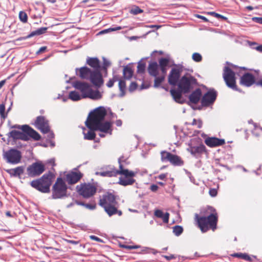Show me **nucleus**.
Here are the masks:
<instances>
[{
	"label": "nucleus",
	"mask_w": 262,
	"mask_h": 262,
	"mask_svg": "<svg viewBox=\"0 0 262 262\" xmlns=\"http://www.w3.org/2000/svg\"><path fill=\"white\" fill-rule=\"evenodd\" d=\"M218 213L216 209L211 206L203 209L201 215L195 214V224L202 233H206L209 230L214 231L217 229Z\"/></svg>",
	"instance_id": "1"
},
{
	"label": "nucleus",
	"mask_w": 262,
	"mask_h": 262,
	"mask_svg": "<svg viewBox=\"0 0 262 262\" xmlns=\"http://www.w3.org/2000/svg\"><path fill=\"white\" fill-rule=\"evenodd\" d=\"M119 169L118 171H107L104 170L102 171L97 172L96 174L102 177H116L118 174L123 176L124 177H120L119 179L118 184L126 186L133 185L136 181L134 177L136 176V173L133 171L129 170L124 168L121 163L120 160H119Z\"/></svg>",
	"instance_id": "2"
},
{
	"label": "nucleus",
	"mask_w": 262,
	"mask_h": 262,
	"mask_svg": "<svg viewBox=\"0 0 262 262\" xmlns=\"http://www.w3.org/2000/svg\"><path fill=\"white\" fill-rule=\"evenodd\" d=\"M14 127L21 130V132L12 130L8 133V137L12 138L14 140H21L27 141L32 138L35 141H38L41 139L40 135L28 125L14 126Z\"/></svg>",
	"instance_id": "3"
},
{
	"label": "nucleus",
	"mask_w": 262,
	"mask_h": 262,
	"mask_svg": "<svg viewBox=\"0 0 262 262\" xmlns=\"http://www.w3.org/2000/svg\"><path fill=\"white\" fill-rule=\"evenodd\" d=\"M116 196L110 192H107L103 194L99 200V204L102 207L107 214L111 216L117 214L119 216L122 214L121 210H118L116 207L117 202L116 201Z\"/></svg>",
	"instance_id": "4"
},
{
	"label": "nucleus",
	"mask_w": 262,
	"mask_h": 262,
	"mask_svg": "<svg viewBox=\"0 0 262 262\" xmlns=\"http://www.w3.org/2000/svg\"><path fill=\"white\" fill-rule=\"evenodd\" d=\"M76 71L81 78L90 80L91 83L97 88H100L103 83L101 73L93 71L86 67L76 69Z\"/></svg>",
	"instance_id": "5"
},
{
	"label": "nucleus",
	"mask_w": 262,
	"mask_h": 262,
	"mask_svg": "<svg viewBox=\"0 0 262 262\" xmlns=\"http://www.w3.org/2000/svg\"><path fill=\"white\" fill-rule=\"evenodd\" d=\"M54 177V174L49 171L44 174L41 178L31 181L30 185L33 188L41 192L49 193Z\"/></svg>",
	"instance_id": "6"
},
{
	"label": "nucleus",
	"mask_w": 262,
	"mask_h": 262,
	"mask_svg": "<svg viewBox=\"0 0 262 262\" xmlns=\"http://www.w3.org/2000/svg\"><path fill=\"white\" fill-rule=\"evenodd\" d=\"M106 115L105 109L102 107H99L90 113L85 124L88 128L92 129L102 122Z\"/></svg>",
	"instance_id": "7"
},
{
	"label": "nucleus",
	"mask_w": 262,
	"mask_h": 262,
	"mask_svg": "<svg viewBox=\"0 0 262 262\" xmlns=\"http://www.w3.org/2000/svg\"><path fill=\"white\" fill-rule=\"evenodd\" d=\"M67 186L61 178H58L53 186L52 197L54 199H60L67 194Z\"/></svg>",
	"instance_id": "8"
},
{
	"label": "nucleus",
	"mask_w": 262,
	"mask_h": 262,
	"mask_svg": "<svg viewBox=\"0 0 262 262\" xmlns=\"http://www.w3.org/2000/svg\"><path fill=\"white\" fill-rule=\"evenodd\" d=\"M197 83V80L191 75H184L179 80L178 88L183 92L184 94L188 93Z\"/></svg>",
	"instance_id": "9"
},
{
	"label": "nucleus",
	"mask_w": 262,
	"mask_h": 262,
	"mask_svg": "<svg viewBox=\"0 0 262 262\" xmlns=\"http://www.w3.org/2000/svg\"><path fill=\"white\" fill-rule=\"evenodd\" d=\"M76 190L83 198L88 199L96 193L97 188L93 184L84 183L77 185Z\"/></svg>",
	"instance_id": "10"
},
{
	"label": "nucleus",
	"mask_w": 262,
	"mask_h": 262,
	"mask_svg": "<svg viewBox=\"0 0 262 262\" xmlns=\"http://www.w3.org/2000/svg\"><path fill=\"white\" fill-rule=\"evenodd\" d=\"M223 77L226 85L235 91L237 86L236 82L235 73L229 67H225L223 69Z\"/></svg>",
	"instance_id": "11"
},
{
	"label": "nucleus",
	"mask_w": 262,
	"mask_h": 262,
	"mask_svg": "<svg viewBox=\"0 0 262 262\" xmlns=\"http://www.w3.org/2000/svg\"><path fill=\"white\" fill-rule=\"evenodd\" d=\"M45 170V165L40 161L36 162L29 165L27 168L28 175L30 177L40 176Z\"/></svg>",
	"instance_id": "12"
},
{
	"label": "nucleus",
	"mask_w": 262,
	"mask_h": 262,
	"mask_svg": "<svg viewBox=\"0 0 262 262\" xmlns=\"http://www.w3.org/2000/svg\"><path fill=\"white\" fill-rule=\"evenodd\" d=\"M7 163L17 164L20 163L21 159L20 151L15 149H11L6 151L4 155Z\"/></svg>",
	"instance_id": "13"
},
{
	"label": "nucleus",
	"mask_w": 262,
	"mask_h": 262,
	"mask_svg": "<svg viewBox=\"0 0 262 262\" xmlns=\"http://www.w3.org/2000/svg\"><path fill=\"white\" fill-rule=\"evenodd\" d=\"M217 97V92L214 89H211L206 93L201 99V104L203 106H209L215 101Z\"/></svg>",
	"instance_id": "14"
},
{
	"label": "nucleus",
	"mask_w": 262,
	"mask_h": 262,
	"mask_svg": "<svg viewBox=\"0 0 262 262\" xmlns=\"http://www.w3.org/2000/svg\"><path fill=\"white\" fill-rule=\"evenodd\" d=\"M36 127L43 134H47L50 132V128L49 121L43 116H38L35 122Z\"/></svg>",
	"instance_id": "15"
},
{
	"label": "nucleus",
	"mask_w": 262,
	"mask_h": 262,
	"mask_svg": "<svg viewBox=\"0 0 262 262\" xmlns=\"http://www.w3.org/2000/svg\"><path fill=\"white\" fill-rule=\"evenodd\" d=\"M181 71L178 68H172L168 77V82L170 85L175 86L179 82Z\"/></svg>",
	"instance_id": "16"
},
{
	"label": "nucleus",
	"mask_w": 262,
	"mask_h": 262,
	"mask_svg": "<svg viewBox=\"0 0 262 262\" xmlns=\"http://www.w3.org/2000/svg\"><path fill=\"white\" fill-rule=\"evenodd\" d=\"M74 86L76 89L79 90L81 94L82 98H86L91 88L90 85L84 82L77 81L74 83Z\"/></svg>",
	"instance_id": "17"
},
{
	"label": "nucleus",
	"mask_w": 262,
	"mask_h": 262,
	"mask_svg": "<svg viewBox=\"0 0 262 262\" xmlns=\"http://www.w3.org/2000/svg\"><path fill=\"white\" fill-rule=\"evenodd\" d=\"M255 83L254 76L250 73H245L240 79V84L249 87Z\"/></svg>",
	"instance_id": "18"
},
{
	"label": "nucleus",
	"mask_w": 262,
	"mask_h": 262,
	"mask_svg": "<svg viewBox=\"0 0 262 262\" xmlns=\"http://www.w3.org/2000/svg\"><path fill=\"white\" fill-rule=\"evenodd\" d=\"M83 174L80 171L71 172L66 176V181L69 184L77 183L82 177Z\"/></svg>",
	"instance_id": "19"
},
{
	"label": "nucleus",
	"mask_w": 262,
	"mask_h": 262,
	"mask_svg": "<svg viewBox=\"0 0 262 262\" xmlns=\"http://www.w3.org/2000/svg\"><path fill=\"white\" fill-rule=\"evenodd\" d=\"M112 123L109 121H105L104 122H101L98 125L95 126L92 129L99 130L100 132L104 133H109L112 134L113 129L112 128Z\"/></svg>",
	"instance_id": "20"
},
{
	"label": "nucleus",
	"mask_w": 262,
	"mask_h": 262,
	"mask_svg": "<svg viewBox=\"0 0 262 262\" xmlns=\"http://www.w3.org/2000/svg\"><path fill=\"white\" fill-rule=\"evenodd\" d=\"M205 144L210 147H214L222 145L225 143L224 139L215 137H208L205 140Z\"/></svg>",
	"instance_id": "21"
},
{
	"label": "nucleus",
	"mask_w": 262,
	"mask_h": 262,
	"mask_svg": "<svg viewBox=\"0 0 262 262\" xmlns=\"http://www.w3.org/2000/svg\"><path fill=\"white\" fill-rule=\"evenodd\" d=\"M86 63L94 69L93 71H97L99 73H101L100 62L98 58L88 57L86 59Z\"/></svg>",
	"instance_id": "22"
},
{
	"label": "nucleus",
	"mask_w": 262,
	"mask_h": 262,
	"mask_svg": "<svg viewBox=\"0 0 262 262\" xmlns=\"http://www.w3.org/2000/svg\"><path fill=\"white\" fill-rule=\"evenodd\" d=\"M187 150L191 155L198 156L206 151V147L203 144H200L199 146H190Z\"/></svg>",
	"instance_id": "23"
},
{
	"label": "nucleus",
	"mask_w": 262,
	"mask_h": 262,
	"mask_svg": "<svg viewBox=\"0 0 262 262\" xmlns=\"http://www.w3.org/2000/svg\"><path fill=\"white\" fill-rule=\"evenodd\" d=\"M25 167L24 166H18L14 168H11L6 170V171L11 177L20 178V176L24 173Z\"/></svg>",
	"instance_id": "24"
},
{
	"label": "nucleus",
	"mask_w": 262,
	"mask_h": 262,
	"mask_svg": "<svg viewBox=\"0 0 262 262\" xmlns=\"http://www.w3.org/2000/svg\"><path fill=\"white\" fill-rule=\"evenodd\" d=\"M202 92L200 89H197L193 91L189 96V101L193 104H197L201 97Z\"/></svg>",
	"instance_id": "25"
},
{
	"label": "nucleus",
	"mask_w": 262,
	"mask_h": 262,
	"mask_svg": "<svg viewBox=\"0 0 262 262\" xmlns=\"http://www.w3.org/2000/svg\"><path fill=\"white\" fill-rule=\"evenodd\" d=\"M159 65L156 62L150 63L147 68L149 74L152 77H156L159 74Z\"/></svg>",
	"instance_id": "26"
},
{
	"label": "nucleus",
	"mask_w": 262,
	"mask_h": 262,
	"mask_svg": "<svg viewBox=\"0 0 262 262\" xmlns=\"http://www.w3.org/2000/svg\"><path fill=\"white\" fill-rule=\"evenodd\" d=\"M154 215L158 218L162 219L164 223L167 224L169 222V213L168 212L164 213L162 210L156 209L154 211Z\"/></svg>",
	"instance_id": "27"
},
{
	"label": "nucleus",
	"mask_w": 262,
	"mask_h": 262,
	"mask_svg": "<svg viewBox=\"0 0 262 262\" xmlns=\"http://www.w3.org/2000/svg\"><path fill=\"white\" fill-rule=\"evenodd\" d=\"M159 66L161 73L162 74H166L167 67L169 63V59L167 58H161L159 60Z\"/></svg>",
	"instance_id": "28"
},
{
	"label": "nucleus",
	"mask_w": 262,
	"mask_h": 262,
	"mask_svg": "<svg viewBox=\"0 0 262 262\" xmlns=\"http://www.w3.org/2000/svg\"><path fill=\"white\" fill-rule=\"evenodd\" d=\"M47 29H48V28H47V27H42V28H39L37 30L32 32L30 34H29L27 36L21 38L20 39H18V40H20L21 39H26L31 38L35 35H40L43 34L46 32Z\"/></svg>",
	"instance_id": "29"
},
{
	"label": "nucleus",
	"mask_w": 262,
	"mask_h": 262,
	"mask_svg": "<svg viewBox=\"0 0 262 262\" xmlns=\"http://www.w3.org/2000/svg\"><path fill=\"white\" fill-rule=\"evenodd\" d=\"M171 164L174 166H181L183 165L184 162L179 156L172 154L169 161Z\"/></svg>",
	"instance_id": "30"
},
{
	"label": "nucleus",
	"mask_w": 262,
	"mask_h": 262,
	"mask_svg": "<svg viewBox=\"0 0 262 262\" xmlns=\"http://www.w3.org/2000/svg\"><path fill=\"white\" fill-rule=\"evenodd\" d=\"M102 97V95L98 90L94 91L91 89L86 98H89L93 100L100 99Z\"/></svg>",
	"instance_id": "31"
},
{
	"label": "nucleus",
	"mask_w": 262,
	"mask_h": 262,
	"mask_svg": "<svg viewBox=\"0 0 262 262\" xmlns=\"http://www.w3.org/2000/svg\"><path fill=\"white\" fill-rule=\"evenodd\" d=\"M170 92L174 100L176 102H179V101L182 97V94L183 93V92L179 89L178 90L171 89L170 90Z\"/></svg>",
	"instance_id": "32"
},
{
	"label": "nucleus",
	"mask_w": 262,
	"mask_h": 262,
	"mask_svg": "<svg viewBox=\"0 0 262 262\" xmlns=\"http://www.w3.org/2000/svg\"><path fill=\"white\" fill-rule=\"evenodd\" d=\"M133 70L129 66H125L123 69V76L125 79H130L133 75Z\"/></svg>",
	"instance_id": "33"
},
{
	"label": "nucleus",
	"mask_w": 262,
	"mask_h": 262,
	"mask_svg": "<svg viewBox=\"0 0 262 262\" xmlns=\"http://www.w3.org/2000/svg\"><path fill=\"white\" fill-rule=\"evenodd\" d=\"M166 74H162L160 76L154 77L155 78L154 80V86L156 88H159L161 83L164 81L165 75Z\"/></svg>",
	"instance_id": "34"
},
{
	"label": "nucleus",
	"mask_w": 262,
	"mask_h": 262,
	"mask_svg": "<svg viewBox=\"0 0 262 262\" xmlns=\"http://www.w3.org/2000/svg\"><path fill=\"white\" fill-rule=\"evenodd\" d=\"M233 257H236L241 259H244L246 261L251 262L252 261V258L246 253H236L232 255Z\"/></svg>",
	"instance_id": "35"
},
{
	"label": "nucleus",
	"mask_w": 262,
	"mask_h": 262,
	"mask_svg": "<svg viewBox=\"0 0 262 262\" xmlns=\"http://www.w3.org/2000/svg\"><path fill=\"white\" fill-rule=\"evenodd\" d=\"M97 130L96 129H90V130L88 132V133H84V138L86 140H94L96 137V134L95 133V131Z\"/></svg>",
	"instance_id": "36"
},
{
	"label": "nucleus",
	"mask_w": 262,
	"mask_h": 262,
	"mask_svg": "<svg viewBox=\"0 0 262 262\" xmlns=\"http://www.w3.org/2000/svg\"><path fill=\"white\" fill-rule=\"evenodd\" d=\"M161 160L162 162L169 161L172 154L170 152L163 150L160 152Z\"/></svg>",
	"instance_id": "37"
},
{
	"label": "nucleus",
	"mask_w": 262,
	"mask_h": 262,
	"mask_svg": "<svg viewBox=\"0 0 262 262\" xmlns=\"http://www.w3.org/2000/svg\"><path fill=\"white\" fill-rule=\"evenodd\" d=\"M69 98L73 101H78L81 99L79 93L75 91L70 92Z\"/></svg>",
	"instance_id": "38"
},
{
	"label": "nucleus",
	"mask_w": 262,
	"mask_h": 262,
	"mask_svg": "<svg viewBox=\"0 0 262 262\" xmlns=\"http://www.w3.org/2000/svg\"><path fill=\"white\" fill-rule=\"evenodd\" d=\"M173 232L175 235L178 236L183 232V228L182 226L176 225L172 227Z\"/></svg>",
	"instance_id": "39"
},
{
	"label": "nucleus",
	"mask_w": 262,
	"mask_h": 262,
	"mask_svg": "<svg viewBox=\"0 0 262 262\" xmlns=\"http://www.w3.org/2000/svg\"><path fill=\"white\" fill-rule=\"evenodd\" d=\"M145 63L144 62H139L137 66V72L138 73H144L145 70Z\"/></svg>",
	"instance_id": "40"
},
{
	"label": "nucleus",
	"mask_w": 262,
	"mask_h": 262,
	"mask_svg": "<svg viewBox=\"0 0 262 262\" xmlns=\"http://www.w3.org/2000/svg\"><path fill=\"white\" fill-rule=\"evenodd\" d=\"M119 88L122 93V95H124L126 90V83L124 80H120L119 81Z\"/></svg>",
	"instance_id": "41"
},
{
	"label": "nucleus",
	"mask_w": 262,
	"mask_h": 262,
	"mask_svg": "<svg viewBox=\"0 0 262 262\" xmlns=\"http://www.w3.org/2000/svg\"><path fill=\"white\" fill-rule=\"evenodd\" d=\"M19 18L21 21L24 23H26L28 21V16L26 12L24 11H20L19 13Z\"/></svg>",
	"instance_id": "42"
},
{
	"label": "nucleus",
	"mask_w": 262,
	"mask_h": 262,
	"mask_svg": "<svg viewBox=\"0 0 262 262\" xmlns=\"http://www.w3.org/2000/svg\"><path fill=\"white\" fill-rule=\"evenodd\" d=\"M143 12V10L140 9L138 6H135L130 10V13L134 15H137L138 14L141 13Z\"/></svg>",
	"instance_id": "43"
},
{
	"label": "nucleus",
	"mask_w": 262,
	"mask_h": 262,
	"mask_svg": "<svg viewBox=\"0 0 262 262\" xmlns=\"http://www.w3.org/2000/svg\"><path fill=\"white\" fill-rule=\"evenodd\" d=\"M192 58L195 62H199L202 60V56L199 53H194L192 54Z\"/></svg>",
	"instance_id": "44"
},
{
	"label": "nucleus",
	"mask_w": 262,
	"mask_h": 262,
	"mask_svg": "<svg viewBox=\"0 0 262 262\" xmlns=\"http://www.w3.org/2000/svg\"><path fill=\"white\" fill-rule=\"evenodd\" d=\"M5 105L4 103L0 104V116L3 119H5L7 117V114H5Z\"/></svg>",
	"instance_id": "45"
},
{
	"label": "nucleus",
	"mask_w": 262,
	"mask_h": 262,
	"mask_svg": "<svg viewBox=\"0 0 262 262\" xmlns=\"http://www.w3.org/2000/svg\"><path fill=\"white\" fill-rule=\"evenodd\" d=\"M192 125H197L198 128H201L203 125V122L200 119H193V121L192 122Z\"/></svg>",
	"instance_id": "46"
},
{
	"label": "nucleus",
	"mask_w": 262,
	"mask_h": 262,
	"mask_svg": "<svg viewBox=\"0 0 262 262\" xmlns=\"http://www.w3.org/2000/svg\"><path fill=\"white\" fill-rule=\"evenodd\" d=\"M118 78L117 76H114L112 79H111L108 80L107 83H106V85L108 88H111L113 86L115 82L118 80Z\"/></svg>",
	"instance_id": "47"
},
{
	"label": "nucleus",
	"mask_w": 262,
	"mask_h": 262,
	"mask_svg": "<svg viewBox=\"0 0 262 262\" xmlns=\"http://www.w3.org/2000/svg\"><path fill=\"white\" fill-rule=\"evenodd\" d=\"M137 86H138V85L136 82H132L129 86V91L133 92V91H135L137 88Z\"/></svg>",
	"instance_id": "48"
},
{
	"label": "nucleus",
	"mask_w": 262,
	"mask_h": 262,
	"mask_svg": "<svg viewBox=\"0 0 262 262\" xmlns=\"http://www.w3.org/2000/svg\"><path fill=\"white\" fill-rule=\"evenodd\" d=\"M122 247L126 249H136L140 247V246H129V245H122Z\"/></svg>",
	"instance_id": "49"
},
{
	"label": "nucleus",
	"mask_w": 262,
	"mask_h": 262,
	"mask_svg": "<svg viewBox=\"0 0 262 262\" xmlns=\"http://www.w3.org/2000/svg\"><path fill=\"white\" fill-rule=\"evenodd\" d=\"M209 193L211 196L214 197L217 195V192L216 189L211 188L209 190Z\"/></svg>",
	"instance_id": "50"
},
{
	"label": "nucleus",
	"mask_w": 262,
	"mask_h": 262,
	"mask_svg": "<svg viewBox=\"0 0 262 262\" xmlns=\"http://www.w3.org/2000/svg\"><path fill=\"white\" fill-rule=\"evenodd\" d=\"M82 204L84 205L86 208L91 209V210L94 209L96 208L95 205H91V204Z\"/></svg>",
	"instance_id": "51"
},
{
	"label": "nucleus",
	"mask_w": 262,
	"mask_h": 262,
	"mask_svg": "<svg viewBox=\"0 0 262 262\" xmlns=\"http://www.w3.org/2000/svg\"><path fill=\"white\" fill-rule=\"evenodd\" d=\"M104 170H107V171H118L119 170L116 169L114 167L112 166H107L106 167L104 168Z\"/></svg>",
	"instance_id": "52"
},
{
	"label": "nucleus",
	"mask_w": 262,
	"mask_h": 262,
	"mask_svg": "<svg viewBox=\"0 0 262 262\" xmlns=\"http://www.w3.org/2000/svg\"><path fill=\"white\" fill-rule=\"evenodd\" d=\"M65 241L70 244H74V245H77L79 244L80 242L79 241H73V240H70V239H65Z\"/></svg>",
	"instance_id": "53"
},
{
	"label": "nucleus",
	"mask_w": 262,
	"mask_h": 262,
	"mask_svg": "<svg viewBox=\"0 0 262 262\" xmlns=\"http://www.w3.org/2000/svg\"><path fill=\"white\" fill-rule=\"evenodd\" d=\"M90 237L91 239L94 240L95 241H97V242H101L102 241L101 239H100L98 237L95 236V235H91L90 236Z\"/></svg>",
	"instance_id": "54"
},
{
	"label": "nucleus",
	"mask_w": 262,
	"mask_h": 262,
	"mask_svg": "<svg viewBox=\"0 0 262 262\" xmlns=\"http://www.w3.org/2000/svg\"><path fill=\"white\" fill-rule=\"evenodd\" d=\"M158 186L157 185L152 184L150 186V190L153 192H156L158 189Z\"/></svg>",
	"instance_id": "55"
},
{
	"label": "nucleus",
	"mask_w": 262,
	"mask_h": 262,
	"mask_svg": "<svg viewBox=\"0 0 262 262\" xmlns=\"http://www.w3.org/2000/svg\"><path fill=\"white\" fill-rule=\"evenodd\" d=\"M253 20L256 23L262 24V17H253Z\"/></svg>",
	"instance_id": "56"
},
{
	"label": "nucleus",
	"mask_w": 262,
	"mask_h": 262,
	"mask_svg": "<svg viewBox=\"0 0 262 262\" xmlns=\"http://www.w3.org/2000/svg\"><path fill=\"white\" fill-rule=\"evenodd\" d=\"M196 17L199 18H200L202 20H203L205 22H207L208 21V20L207 18H206L205 16H202V15H199V14H196Z\"/></svg>",
	"instance_id": "57"
},
{
	"label": "nucleus",
	"mask_w": 262,
	"mask_h": 262,
	"mask_svg": "<svg viewBox=\"0 0 262 262\" xmlns=\"http://www.w3.org/2000/svg\"><path fill=\"white\" fill-rule=\"evenodd\" d=\"M110 62L107 60H104V61L103 62V68L106 69L108 66H110Z\"/></svg>",
	"instance_id": "58"
},
{
	"label": "nucleus",
	"mask_w": 262,
	"mask_h": 262,
	"mask_svg": "<svg viewBox=\"0 0 262 262\" xmlns=\"http://www.w3.org/2000/svg\"><path fill=\"white\" fill-rule=\"evenodd\" d=\"M46 49H47V47H46V46L42 47L37 52V53L38 54V53H43V52H44L46 50Z\"/></svg>",
	"instance_id": "59"
},
{
	"label": "nucleus",
	"mask_w": 262,
	"mask_h": 262,
	"mask_svg": "<svg viewBox=\"0 0 262 262\" xmlns=\"http://www.w3.org/2000/svg\"><path fill=\"white\" fill-rule=\"evenodd\" d=\"M167 176V173H162L158 176V178L160 180H164Z\"/></svg>",
	"instance_id": "60"
},
{
	"label": "nucleus",
	"mask_w": 262,
	"mask_h": 262,
	"mask_svg": "<svg viewBox=\"0 0 262 262\" xmlns=\"http://www.w3.org/2000/svg\"><path fill=\"white\" fill-rule=\"evenodd\" d=\"M167 260H171L175 258V256L173 255H170L169 256L165 255L164 256Z\"/></svg>",
	"instance_id": "61"
},
{
	"label": "nucleus",
	"mask_w": 262,
	"mask_h": 262,
	"mask_svg": "<svg viewBox=\"0 0 262 262\" xmlns=\"http://www.w3.org/2000/svg\"><path fill=\"white\" fill-rule=\"evenodd\" d=\"M115 123L117 126H121L122 125V122L121 120H116Z\"/></svg>",
	"instance_id": "62"
},
{
	"label": "nucleus",
	"mask_w": 262,
	"mask_h": 262,
	"mask_svg": "<svg viewBox=\"0 0 262 262\" xmlns=\"http://www.w3.org/2000/svg\"><path fill=\"white\" fill-rule=\"evenodd\" d=\"M256 50L260 52H262V45H259L255 48Z\"/></svg>",
	"instance_id": "63"
},
{
	"label": "nucleus",
	"mask_w": 262,
	"mask_h": 262,
	"mask_svg": "<svg viewBox=\"0 0 262 262\" xmlns=\"http://www.w3.org/2000/svg\"><path fill=\"white\" fill-rule=\"evenodd\" d=\"M256 84L262 86V79L256 82Z\"/></svg>",
	"instance_id": "64"
}]
</instances>
